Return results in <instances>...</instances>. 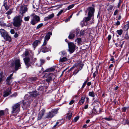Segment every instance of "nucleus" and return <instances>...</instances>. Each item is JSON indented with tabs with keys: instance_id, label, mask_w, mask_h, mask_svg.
I'll return each mask as SVG.
<instances>
[{
	"instance_id": "f257e3e1",
	"label": "nucleus",
	"mask_w": 129,
	"mask_h": 129,
	"mask_svg": "<svg viewBox=\"0 0 129 129\" xmlns=\"http://www.w3.org/2000/svg\"><path fill=\"white\" fill-rule=\"evenodd\" d=\"M52 35V33L50 32L48 33L45 36L44 40L42 45L41 47V51L45 53L50 51L51 47L47 46V42L50 39V36Z\"/></svg>"
},
{
	"instance_id": "f03ea898",
	"label": "nucleus",
	"mask_w": 129,
	"mask_h": 129,
	"mask_svg": "<svg viewBox=\"0 0 129 129\" xmlns=\"http://www.w3.org/2000/svg\"><path fill=\"white\" fill-rule=\"evenodd\" d=\"M22 20L20 15L16 16L13 19V25L14 26L19 27L20 26Z\"/></svg>"
},
{
	"instance_id": "7ed1b4c3",
	"label": "nucleus",
	"mask_w": 129,
	"mask_h": 129,
	"mask_svg": "<svg viewBox=\"0 0 129 129\" xmlns=\"http://www.w3.org/2000/svg\"><path fill=\"white\" fill-rule=\"evenodd\" d=\"M44 87L42 86L39 87L38 89L39 91L38 92L36 91L30 92V95L34 97H36L38 95L42 94L44 90Z\"/></svg>"
},
{
	"instance_id": "20e7f679",
	"label": "nucleus",
	"mask_w": 129,
	"mask_h": 129,
	"mask_svg": "<svg viewBox=\"0 0 129 129\" xmlns=\"http://www.w3.org/2000/svg\"><path fill=\"white\" fill-rule=\"evenodd\" d=\"M32 17L31 19L30 23L33 25H34L40 21V18L39 16L35 15L34 13H33L30 15Z\"/></svg>"
},
{
	"instance_id": "39448f33",
	"label": "nucleus",
	"mask_w": 129,
	"mask_h": 129,
	"mask_svg": "<svg viewBox=\"0 0 129 129\" xmlns=\"http://www.w3.org/2000/svg\"><path fill=\"white\" fill-rule=\"evenodd\" d=\"M0 33L2 37H3L6 41H8L10 42L11 41V37L9 36L7 33L4 29H0Z\"/></svg>"
},
{
	"instance_id": "423d86ee",
	"label": "nucleus",
	"mask_w": 129,
	"mask_h": 129,
	"mask_svg": "<svg viewBox=\"0 0 129 129\" xmlns=\"http://www.w3.org/2000/svg\"><path fill=\"white\" fill-rule=\"evenodd\" d=\"M20 102L14 104L12 107V113H18L20 111Z\"/></svg>"
},
{
	"instance_id": "0eeeda50",
	"label": "nucleus",
	"mask_w": 129,
	"mask_h": 129,
	"mask_svg": "<svg viewBox=\"0 0 129 129\" xmlns=\"http://www.w3.org/2000/svg\"><path fill=\"white\" fill-rule=\"evenodd\" d=\"M57 110L54 109L52 110L51 111L47 113L45 118L48 119H51L57 113Z\"/></svg>"
},
{
	"instance_id": "6e6552de",
	"label": "nucleus",
	"mask_w": 129,
	"mask_h": 129,
	"mask_svg": "<svg viewBox=\"0 0 129 129\" xmlns=\"http://www.w3.org/2000/svg\"><path fill=\"white\" fill-rule=\"evenodd\" d=\"M20 60L19 59L16 60L14 63H13L11 64L10 67H14L15 66V71H17L20 67L21 66L20 63Z\"/></svg>"
},
{
	"instance_id": "1a4fd4ad",
	"label": "nucleus",
	"mask_w": 129,
	"mask_h": 129,
	"mask_svg": "<svg viewBox=\"0 0 129 129\" xmlns=\"http://www.w3.org/2000/svg\"><path fill=\"white\" fill-rule=\"evenodd\" d=\"M31 95H30V94H29L25 95L24 96V98L26 100H28L29 101V102L27 101L26 102H25L24 101H23V104L24 106H25L26 107H28L30 105V99L31 98Z\"/></svg>"
},
{
	"instance_id": "9d476101",
	"label": "nucleus",
	"mask_w": 129,
	"mask_h": 129,
	"mask_svg": "<svg viewBox=\"0 0 129 129\" xmlns=\"http://www.w3.org/2000/svg\"><path fill=\"white\" fill-rule=\"evenodd\" d=\"M45 76L47 77L46 79V81L48 82H49L52 79H54L55 77V76L54 74L50 73H47L45 74Z\"/></svg>"
},
{
	"instance_id": "9b49d317",
	"label": "nucleus",
	"mask_w": 129,
	"mask_h": 129,
	"mask_svg": "<svg viewBox=\"0 0 129 129\" xmlns=\"http://www.w3.org/2000/svg\"><path fill=\"white\" fill-rule=\"evenodd\" d=\"M69 47V50L70 53H73L75 50V46L72 42H68Z\"/></svg>"
},
{
	"instance_id": "f8f14e48",
	"label": "nucleus",
	"mask_w": 129,
	"mask_h": 129,
	"mask_svg": "<svg viewBox=\"0 0 129 129\" xmlns=\"http://www.w3.org/2000/svg\"><path fill=\"white\" fill-rule=\"evenodd\" d=\"M87 10L88 12V16L93 17L94 9L92 7H90L88 8Z\"/></svg>"
},
{
	"instance_id": "ddd939ff",
	"label": "nucleus",
	"mask_w": 129,
	"mask_h": 129,
	"mask_svg": "<svg viewBox=\"0 0 129 129\" xmlns=\"http://www.w3.org/2000/svg\"><path fill=\"white\" fill-rule=\"evenodd\" d=\"M11 87H9L7 88L6 90H5L4 92L3 96L4 97H6L9 95V94H11Z\"/></svg>"
},
{
	"instance_id": "4468645a",
	"label": "nucleus",
	"mask_w": 129,
	"mask_h": 129,
	"mask_svg": "<svg viewBox=\"0 0 129 129\" xmlns=\"http://www.w3.org/2000/svg\"><path fill=\"white\" fill-rule=\"evenodd\" d=\"M75 31L73 30L71 31L70 33L68 38L70 39H73L75 36Z\"/></svg>"
},
{
	"instance_id": "2eb2a0df",
	"label": "nucleus",
	"mask_w": 129,
	"mask_h": 129,
	"mask_svg": "<svg viewBox=\"0 0 129 129\" xmlns=\"http://www.w3.org/2000/svg\"><path fill=\"white\" fill-rule=\"evenodd\" d=\"M45 112V111L44 109L42 110L40 112L38 115V120H40L42 118L43 116L44 115Z\"/></svg>"
},
{
	"instance_id": "dca6fc26",
	"label": "nucleus",
	"mask_w": 129,
	"mask_h": 129,
	"mask_svg": "<svg viewBox=\"0 0 129 129\" xmlns=\"http://www.w3.org/2000/svg\"><path fill=\"white\" fill-rule=\"evenodd\" d=\"M27 8L26 6L22 7L20 8V13L22 14V16H23V14L25 13L27 11Z\"/></svg>"
},
{
	"instance_id": "f3484780",
	"label": "nucleus",
	"mask_w": 129,
	"mask_h": 129,
	"mask_svg": "<svg viewBox=\"0 0 129 129\" xmlns=\"http://www.w3.org/2000/svg\"><path fill=\"white\" fill-rule=\"evenodd\" d=\"M24 60L25 64L27 67V68H28L30 66V64L28 63L30 60L29 58L26 56L24 58Z\"/></svg>"
},
{
	"instance_id": "a211bd4d",
	"label": "nucleus",
	"mask_w": 129,
	"mask_h": 129,
	"mask_svg": "<svg viewBox=\"0 0 129 129\" xmlns=\"http://www.w3.org/2000/svg\"><path fill=\"white\" fill-rule=\"evenodd\" d=\"M54 16V14L52 13L49 15L47 17H45L44 19V20L45 21H47L52 18Z\"/></svg>"
},
{
	"instance_id": "6ab92c4d",
	"label": "nucleus",
	"mask_w": 129,
	"mask_h": 129,
	"mask_svg": "<svg viewBox=\"0 0 129 129\" xmlns=\"http://www.w3.org/2000/svg\"><path fill=\"white\" fill-rule=\"evenodd\" d=\"M85 97L84 96H82L81 97V99L80 100L79 102L78 103V104L81 105L83 104L85 101Z\"/></svg>"
},
{
	"instance_id": "aec40b11",
	"label": "nucleus",
	"mask_w": 129,
	"mask_h": 129,
	"mask_svg": "<svg viewBox=\"0 0 129 129\" xmlns=\"http://www.w3.org/2000/svg\"><path fill=\"white\" fill-rule=\"evenodd\" d=\"M41 42L39 40H36L33 43V45L34 48H35L38 45L39 43L40 44Z\"/></svg>"
},
{
	"instance_id": "412c9836",
	"label": "nucleus",
	"mask_w": 129,
	"mask_h": 129,
	"mask_svg": "<svg viewBox=\"0 0 129 129\" xmlns=\"http://www.w3.org/2000/svg\"><path fill=\"white\" fill-rule=\"evenodd\" d=\"M55 69V68L54 67H51L50 68L47 69L45 71V72H52L54 71Z\"/></svg>"
},
{
	"instance_id": "4be33fe9",
	"label": "nucleus",
	"mask_w": 129,
	"mask_h": 129,
	"mask_svg": "<svg viewBox=\"0 0 129 129\" xmlns=\"http://www.w3.org/2000/svg\"><path fill=\"white\" fill-rule=\"evenodd\" d=\"M6 111H7V112L8 111V109L7 108L5 110H0V117L4 115L5 114Z\"/></svg>"
},
{
	"instance_id": "5701e85b",
	"label": "nucleus",
	"mask_w": 129,
	"mask_h": 129,
	"mask_svg": "<svg viewBox=\"0 0 129 129\" xmlns=\"http://www.w3.org/2000/svg\"><path fill=\"white\" fill-rule=\"evenodd\" d=\"M92 16H88L87 17H85L83 19V21L85 22H87L89 21Z\"/></svg>"
},
{
	"instance_id": "b1692460",
	"label": "nucleus",
	"mask_w": 129,
	"mask_h": 129,
	"mask_svg": "<svg viewBox=\"0 0 129 129\" xmlns=\"http://www.w3.org/2000/svg\"><path fill=\"white\" fill-rule=\"evenodd\" d=\"M77 66H79V70H78L77 72L76 73V74L79 71V70H81V69H82V68L83 67V66H84V64H82V63L81 62L78 63V65H77Z\"/></svg>"
},
{
	"instance_id": "393cba45",
	"label": "nucleus",
	"mask_w": 129,
	"mask_h": 129,
	"mask_svg": "<svg viewBox=\"0 0 129 129\" xmlns=\"http://www.w3.org/2000/svg\"><path fill=\"white\" fill-rule=\"evenodd\" d=\"M129 28L128 25L127 24L123 26V30L124 31H127V30Z\"/></svg>"
},
{
	"instance_id": "a878e982",
	"label": "nucleus",
	"mask_w": 129,
	"mask_h": 129,
	"mask_svg": "<svg viewBox=\"0 0 129 129\" xmlns=\"http://www.w3.org/2000/svg\"><path fill=\"white\" fill-rule=\"evenodd\" d=\"M3 6L5 7L6 10H7L9 9V7L7 4V2H5Z\"/></svg>"
},
{
	"instance_id": "bb28decb",
	"label": "nucleus",
	"mask_w": 129,
	"mask_h": 129,
	"mask_svg": "<svg viewBox=\"0 0 129 129\" xmlns=\"http://www.w3.org/2000/svg\"><path fill=\"white\" fill-rule=\"evenodd\" d=\"M67 59L66 57H64L62 58H60V61L61 62H64L67 61Z\"/></svg>"
},
{
	"instance_id": "cd10ccee",
	"label": "nucleus",
	"mask_w": 129,
	"mask_h": 129,
	"mask_svg": "<svg viewBox=\"0 0 129 129\" xmlns=\"http://www.w3.org/2000/svg\"><path fill=\"white\" fill-rule=\"evenodd\" d=\"M12 79L9 77H7L6 80V81L7 82V83L8 85H10L11 83L10 81Z\"/></svg>"
},
{
	"instance_id": "c85d7f7f",
	"label": "nucleus",
	"mask_w": 129,
	"mask_h": 129,
	"mask_svg": "<svg viewBox=\"0 0 129 129\" xmlns=\"http://www.w3.org/2000/svg\"><path fill=\"white\" fill-rule=\"evenodd\" d=\"M117 34L120 36L123 33V31L122 29H120L117 30L116 31Z\"/></svg>"
},
{
	"instance_id": "c756f323",
	"label": "nucleus",
	"mask_w": 129,
	"mask_h": 129,
	"mask_svg": "<svg viewBox=\"0 0 129 129\" xmlns=\"http://www.w3.org/2000/svg\"><path fill=\"white\" fill-rule=\"evenodd\" d=\"M89 96L92 97H94L95 96L94 94L93 91L89 92Z\"/></svg>"
},
{
	"instance_id": "7c9ffc66",
	"label": "nucleus",
	"mask_w": 129,
	"mask_h": 129,
	"mask_svg": "<svg viewBox=\"0 0 129 129\" xmlns=\"http://www.w3.org/2000/svg\"><path fill=\"white\" fill-rule=\"evenodd\" d=\"M72 115V114L71 113L69 114L67 116V118L69 120H70L71 118Z\"/></svg>"
},
{
	"instance_id": "2f4dec72",
	"label": "nucleus",
	"mask_w": 129,
	"mask_h": 129,
	"mask_svg": "<svg viewBox=\"0 0 129 129\" xmlns=\"http://www.w3.org/2000/svg\"><path fill=\"white\" fill-rule=\"evenodd\" d=\"M43 23H41L39 24L36 27L37 29H39L42 27L43 25Z\"/></svg>"
},
{
	"instance_id": "473e14b6",
	"label": "nucleus",
	"mask_w": 129,
	"mask_h": 129,
	"mask_svg": "<svg viewBox=\"0 0 129 129\" xmlns=\"http://www.w3.org/2000/svg\"><path fill=\"white\" fill-rule=\"evenodd\" d=\"M12 10L11 9H10L7 12L6 14L7 15H10L11 13H12Z\"/></svg>"
},
{
	"instance_id": "72a5a7b5",
	"label": "nucleus",
	"mask_w": 129,
	"mask_h": 129,
	"mask_svg": "<svg viewBox=\"0 0 129 129\" xmlns=\"http://www.w3.org/2000/svg\"><path fill=\"white\" fill-rule=\"evenodd\" d=\"M125 39L127 40L129 39V36L128 35V31H126V33L125 35Z\"/></svg>"
},
{
	"instance_id": "f704fd0d",
	"label": "nucleus",
	"mask_w": 129,
	"mask_h": 129,
	"mask_svg": "<svg viewBox=\"0 0 129 129\" xmlns=\"http://www.w3.org/2000/svg\"><path fill=\"white\" fill-rule=\"evenodd\" d=\"M3 73L1 72L0 73V81H2V78L3 77Z\"/></svg>"
},
{
	"instance_id": "c9c22d12",
	"label": "nucleus",
	"mask_w": 129,
	"mask_h": 129,
	"mask_svg": "<svg viewBox=\"0 0 129 129\" xmlns=\"http://www.w3.org/2000/svg\"><path fill=\"white\" fill-rule=\"evenodd\" d=\"M30 17L29 16L25 17L24 18V19L25 21H28Z\"/></svg>"
},
{
	"instance_id": "e433bc0d",
	"label": "nucleus",
	"mask_w": 129,
	"mask_h": 129,
	"mask_svg": "<svg viewBox=\"0 0 129 129\" xmlns=\"http://www.w3.org/2000/svg\"><path fill=\"white\" fill-rule=\"evenodd\" d=\"M79 116H77L75 117L73 120V121L74 122H76L79 119Z\"/></svg>"
},
{
	"instance_id": "4c0bfd02",
	"label": "nucleus",
	"mask_w": 129,
	"mask_h": 129,
	"mask_svg": "<svg viewBox=\"0 0 129 129\" xmlns=\"http://www.w3.org/2000/svg\"><path fill=\"white\" fill-rule=\"evenodd\" d=\"M88 81V80H86L84 83H83V85L82 86L81 88L83 89L84 88V87L86 85V83Z\"/></svg>"
},
{
	"instance_id": "58836bf2",
	"label": "nucleus",
	"mask_w": 129,
	"mask_h": 129,
	"mask_svg": "<svg viewBox=\"0 0 129 129\" xmlns=\"http://www.w3.org/2000/svg\"><path fill=\"white\" fill-rule=\"evenodd\" d=\"M77 65L76 64H74L72 67L70 69V71H71L75 67H77Z\"/></svg>"
},
{
	"instance_id": "ea45409f",
	"label": "nucleus",
	"mask_w": 129,
	"mask_h": 129,
	"mask_svg": "<svg viewBox=\"0 0 129 129\" xmlns=\"http://www.w3.org/2000/svg\"><path fill=\"white\" fill-rule=\"evenodd\" d=\"M127 108L124 107L122 108V112H125L126 111Z\"/></svg>"
},
{
	"instance_id": "a19ab883",
	"label": "nucleus",
	"mask_w": 129,
	"mask_h": 129,
	"mask_svg": "<svg viewBox=\"0 0 129 129\" xmlns=\"http://www.w3.org/2000/svg\"><path fill=\"white\" fill-rule=\"evenodd\" d=\"M75 41H77L78 43H79L81 41V39L80 38H77L76 40Z\"/></svg>"
},
{
	"instance_id": "79ce46f5",
	"label": "nucleus",
	"mask_w": 129,
	"mask_h": 129,
	"mask_svg": "<svg viewBox=\"0 0 129 129\" xmlns=\"http://www.w3.org/2000/svg\"><path fill=\"white\" fill-rule=\"evenodd\" d=\"M37 79L36 77H32L30 79V80L32 81H35Z\"/></svg>"
},
{
	"instance_id": "37998d69",
	"label": "nucleus",
	"mask_w": 129,
	"mask_h": 129,
	"mask_svg": "<svg viewBox=\"0 0 129 129\" xmlns=\"http://www.w3.org/2000/svg\"><path fill=\"white\" fill-rule=\"evenodd\" d=\"M74 6V5L73 4L71 5H70L68 7V9L69 10L73 8Z\"/></svg>"
},
{
	"instance_id": "c03bdc74",
	"label": "nucleus",
	"mask_w": 129,
	"mask_h": 129,
	"mask_svg": "<svg viewBox=\"0 0 129 129\" xmlns=\"http://www.w3.org/2000/svg\"><path fill=\"white\" fill-rule=\"evenodd\" d=\"M63 10H61L57 14V16H59L60 15H61V13L63 12Z\"/></svg>"
},
{
	"instance_id": "a18cd8bd",
	"label": "nucleus",
	"mask_w": 129,
	"mask_h": 129,
	"mask_svg": "<svg viewBox=\"0 0 129 129\" xmlns=\"http://www.w3.org/2000/svg\"><path fill=\"white\" fill-rule=\"evenodd\" d=\"M40 62L41 64L40 66H41V65H42L43 63H44L45 62V61L43 60L42 59L40 60Z\"/></svg>"
},
{
	"instance_id": "49530a36",
	"label": "nucleus",
	"mask_w": 129,
	"mask_h": 129,
	"mask_svg": "<svg viewBox=\"0 0 129 129\" xmlns=\"http://www.w3.org/2000/svg\"><path fill=\"white\" fill-rule=\"evenodd\" d=\"M10 33L12 34H14L15 33V30L14 29H11V30Z\"/></svg>"
},
{
	"instance_id": "de8ad7c7",
	"label": "nucleus",
	"mask_w": 129,
	"mask_h": 129,
	"mask_svg": "<svg viewBox=\"0 0 129 129\" xmlns=\"http://www.w3.org/2000/svg\"><path fill=\"white\" fill-rule=\"evenodd\" d=\"M17 95V94L16 93H15L14 94L11 95V97H13L14 96L15 97Z\"/></svg>"
},
{
	"instance_id": "09e8293b",
	"label": "nucleus",
	"mask_w": 129,
	"mask_h": 129,
	"mask_svg": "<svg viewBox=\"0 0 129 129\" xmlns=\"http://www.w3.org/2000/svg\"><path fill=\"white\" fill-rule=\"evenodd\" d=\"M118 12V10L117 9L114 12V15H116Z\"/></svg>"
},
{
	"instance_id": "8fccbe9b",
	"label": "nucleus",
	"mask_w": 129,
	"mask_h": 129,
	"mask_svg": "<svg viewBox=\"0 0 129 129\" xmlns=\"http://www.w3.org/2000/svg\"><path fill=\"white\" fill-rule=\"evenodd\" d=\"M111 36L110 35H109L108 37V41H109L111 39Z\"/></svg>"
},
{
	"instance_id": "3c124183",
	"label": "nucleus",
	"mask_w": 129,
	"mask_h": 129,
	"mask_svg": "<svg viewBox=\"0 0 129 129\" xmlns=\"http://www.w3.org/2000/svg\"><path fill=\"white\" fill-rule=\"evenodd\" d=\"M97 74V72H96L95 71V72L93 74V77L94 78H95V77L96 76V74Z\"/></svg>"
},
{
	"instance_id": "603ef678",
	"label": "nucleus",
	"mask_w": 129,
	"mask_h": 129,
	"mask_svg": "<svg viewBox=\"0 0 129 129\" xmlns=\"http://www.w3.org/2000/svg\"><path fill=\"white\" fill-rule=\"evenodd\" d=\"M62 5H57L55 6V7H57V9L61 7L62 6Z\"/></svg>"
},
{
	"instance_id": "864d4df0",
	"label": "nucleus",
	"mask_w": 129,
	"mask_h": 129,
	"mask_svg": "<svg viewBox=\"0 0 129 129\" xmlns=\"http://www.w3.org/2000/svg\"><path fill=\"white\" fill-rule=\"evenodd\" d=\"M104 119L108 121H110L111 120V119L110 118H104Z\"/></svg>"
},
{
	"instance_id": "5fc2aeb1",
	"label": "nucleus",
	"mask_w": 129,
	"mask_h": 129,
	"mask_svg": "<svg viewBox=\"0 0 129 129\" xmlns=\"http://www.w3.org/2000/svg\"><path fill=\"white\" fill-rule=\"evenodd\" d=\"M74 102V100H72L69 103V104L70 105L72 104Z\"/></svg>"
},
{
	"instance_id": "6e6d98bb",
	"label": "nucleus",
	"mask_w": 129,
	"mask_h": 129,
	"mask_svg": "<svg viewBox=\"0 0 129 129\" xmlns=\"http://www.w3.org/2000/svg\"><path fill=\"white\" fill-rule=\"evenodd\" d=\"M85 31L84 30H81L80 31V34L81 35H83L84 34Z\"/></svg>"
},
{
	"instance_id": "4d7b16f0",
	"label": "nucleus",
	"mask_w": 129,
	"mask_h": 129,
	"mask_svg": "<svg viewBox=\"0 0 129 129\" xmlns=\"http://www.w3.org/2000/svg\"><path fill=\"white\" fill-rule=\"evenodd\" d=\"M96 111L95 109H93L92 111V114H94L95 113V112Z\"/></svg>"
},
{
	"instance_id": "13d9d810",
	"label": "nucleus",
	"mask_w": 129,
	"mask_h": 129,
	"mask_svg": "<svg viewBox=\"0 0 129 129\" xmlns=\"http://www.w3.org/2000/svg\"><path fill=\"white\" fill-rule=\"evenodd\" d=\"M95 98H93V100H94V102H95V103H96V102H98V99H96V100H94Z\"/></svg>"
},
{
	"instance_id": "bf43d9fd",
	"label": "nucleus",
	"mask_w": 129,
	"mask_h": 129,
	"mask_svg": "<svg viewBox=\"0 0 129 129\" xmlns=\"http://www.w3.org/2000/svg\"><path fill=\"white\" fill-rule=\"evenodd\" d=\"M120 22L119 21H117V22L116 23V24L117 25H120Z\"/></svg>"
},
{
	"instance_id": "052dcab7",
	"label": "nucleus",
	"mask_w": 129,
	"mask_h": 129,
	"mask_svg": "<svg viewBox=\"0 0 129 129\" xmlns=\"http://www.w3.org/2000/svg\"><path fill=\"white\" fill-rule=\"evenodd\" d=\"M14 37L16 38L18 36V35L17 33H16L14 35Z\"/></svg>"
},
{
	"instance_id": "680f3d73",
	"label": "nucleus",
	"mask_w": 129,
	"mask_h": 129,
	"mask_svg": "<svg viewBox=\"0 0 129 129\" xmlns=\"http://www.w3.org/2000/svg\"><path fill=\"white\" fill-rule=\"evenodd\" d=\"M126 123H127V124H129V118L127 119L126 120Z\"/></svg>"
},
{
	"instance_id": "e2e57ef3",
	"label": "nucleus",
	"mask_w": 129,
	"mask_h": 129,
	"mask_svg": "<svg viewBox=\"0 0 129 129\" xmlns=\"http://www.w3.org/2000/svg\"><path fill=\"white\" fill-rule=\"evenodd\" d=\"M61 53L63 55H64L66 53V52L64 51H61Z\"/></svg>"
},
{
	"instance_id": "0e129e2a",
	"label": "nucleus",
	"mask_w": 129,
	"mask_h": 129,
	"mask_svg": "<svg viewBox=\"0 0 129 129\" xmlns=\"http://www.w3.org/2000/svg\"><path fill=\"white\" fill-rule=\"evenodd\" d=\"M88 105H85L84 106V108L85 109H87L88 108Z\"/></svg>"
},
{
	"instance_id": "69168bd1",
	"label": "nucleus",
	"mask_w": 129,
	"mask_h": 129,
	"mask_svg": "<svg viewBox=\"0 0 129 129\" xmlns=\"http://www.w3.org/2000/svg\"><path fill=\"white\" fill-rule=\"evenodd\" d=\"M91 84V82H88L87 83V85L88 86H90Z\"/></svg>"
},
{
	"instance_id": "338daca9",
	"label": "nucleus",
	"mask_w": 129,
	"mask_h": 129,
	"mask_svg": "<svg viewBox=\"0 0 129 129\" xmlns=\"http://www.w3.org/2000/svg\"><path fill=\"white\" fill-rule=\"evenodd\" d=\"M113 64H111L109 67V68H111L113 67Z\"/></svg>"
},
{
	"instance_id": "774afa93",
	"label": "nucleus",
	"mask_w": 129,
	"mask_h": 129,
	"mask_svg": "<svg viewBox=\"0 0 129 129\" xmlns=\"http://www.w3.org/2000/svg\"><path fill=\"white\" fill-rule=\"evenodd\" d=\"M90 120L89 119H88L87 120L86 122V123H89L90 122Z\"/></svg>"
}]
</instances>
